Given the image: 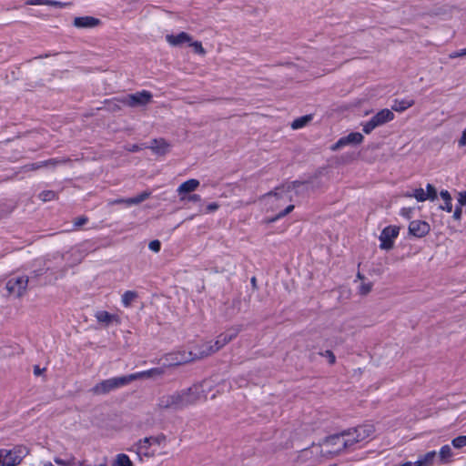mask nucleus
<instances>
[{"mask_svg": "<svg viewBox=\"0 0 466 466\" xmlns=\"http://www.w3.org/2000/svg\"><path fill=\"white\" fill-rule=\"evenodd\" d=\"M131 382L129 375L113 377L96 383L90 392L93 395H106L113 390L122 388Z\"/></svg>", "mask_w": 466, "mask_h": 466, "instance_id": "obj_4", "label": "nucleus"}, {"mask_svg": "<svg viewBox=\"0 0 466 466\" xmlns=\"http://www.w3.org/2000/svg\"><path fill=\"white\" fill-rule=\"evenodd\" d=\"M148 248L150 250L157 253L160 251V248H161V243L159 240L156 239V240H152L149 242L148 244Z\"/></svg>", "mask_w": 466, "mask_h": 466, "instance_id": "obj_41", "label": "nucleus"}, {"mask_svg": "<svg viewBox=\"0 0 466 466\" xmlns=\"http://www.w3.org/2000/svg\"><path fill=\"white\" fill-rule=\"evenodd\" d=\"M284 187H279L274 192H270L263 197L267 205L270 206L271 209H276L280 206L279 202L290 199V197L285 192Z\"/></svg>", "mask_w": 466, "mask_h": 466, "instance_id": "obj_11", "label": "nucleus"}, {"mask_svg": "<svg viewBox=\"0 0 466 466\" xmlns=\"http://www.w3.org/2000/svg\"><path fill=\"white\" fill-rule=\"evenodd\" d=\"M220 392H221V390L218 389V390H216V392H214V393L211 395V397H210V398H211V399H215V398H216V396H217V394H218V393H220Z\"/></svg>", "mask_w": 466, "mask_h": 466, "instance_id": "obj_56", "label": "nucleus"}, {"mask_svg": "<svg viewBox=\"0 0 466 466\" xmlns=\"http://www.w3.org/2000/svg\"><path fill=\"white\" fill-rule=\"evenodd\" d=\"M188 45L193 47V49L196 53L201 54V55L205 54V50L200 42L191 40L190 43H188Z\"/></svg>", "mask_w": 466, "mask_h": 466, "instance_id": "obj_37", "label": "nucleus"}, {"mask_svg": "<svg viewBox=\"0 0 466 466\" xmlns=\"http://www.w3.org/2000/svg\"><path fill=\"white\" fill-rule=\"evenodd\" d=\"M400 228L397 226H388L380 233L379 239L380 248L384 250H390L394 246V241L399 236Z\"/></svg>", "mask_w": 466, "mask_h": 466, "instance_id": "obj_8", "label": "nucleus"}, {"mask_svg": "<svg viewBox=\"0 0 466 466\" xmlns=\"http://www.w3.org/2000/svg\"><path fill=\"white\" fill-rule=\"evenodd\" d=\"M44 466H54L50 461H46L43 464Z\"/></svg>", "mask_w": 466, "mask_h": 466, "instance_id": "obj_58", "label": "nucleus"}, {"mask_svg": "<svg viewBox=\"0 0 466 466\" xmlns=\"http://www.w3.org/2000/svg\"><path fill=\"white\" fill-rule=\"evenodd\" d=\"M344 432L347 434L348 441H350V448L353 450L355 445L364 442L371 437L374 430L370 425H361Z\"/></svg>", "mask_w": 466, "mask_h": 466, "instance_id": "obj_5", "label": "nucleus"}, {"mask_svg": "<svg viewBox=\"0 0 466 466\" xmlns=\"http://www.w3.org/2000/svg\"><path fill=\"white\" fill-rule=\"evenodd\" d=\"M466 56V48H463V49H461V50H458V51H454L452 52L451 54H450V58H457V57H461V56Z\"/></svg>", "mask_w": 466, "mask_h": 466, "instance_id": "obj_44", "label": "nucleus"}, {"mask_svg": "<svg viewBox=\"0 0 466 466\" xmlns=\"http://www.w3.org/2000/svg\"><path fill=\"white\" fill-rule=\"evenodd\" d=\"M136 298H137L136 292L128 290V291H126L122 295L121 300L125 307H129Z\"/></svg>", "mask_w": 466, "mask_h": 466, "instance_id": "obj_33", "label": "nucleus"}, {"mask_svg": "<svg viewBox=\"0 0 466 466\" xmlns=\"http://www.w3.org/2000/svg\"><path fill=\"white\" fill-rule=\"evenodd\" d=\"M427 192V199L434 201L437 198V190L431 184H427L426 186Z\"/></svg>", "mask_w": 466, "mask_h": 466, "instance_id": "obj_35", "label": "nucleus"}, {"mask_svg": "<svg viewBox=\"0 0 466 466\" xmlns=\"http://www.w3.org/2000/svg\"><path fill=\"white\" fill-rule=\"evenodd\" d=\"M149 438H150L152 445L157 444V445L160 446L166 442V436L163 434L157 435L156 437H149Z\"/></svg>", "mask_w": 466, "mask_h": 466, "instance_id": "obj_40", "label": "nucleus"}, {"mask_svg": "<svg viewBox=\"0 0 466 466\" xmlns=\"http://www.w3.org/2000/svg\"><path fill=\"white\" fill-rule=\"evenodd\" d=\"M454 453L450 445H443L437 453V463L439 465L448 464L452 461Z\"/></svg>", "mask_w": 466, "mask_h": 466, "instance_id": "obj_18", "label": "nucleus"}, {"mask_svg": "<svg viewBox=\"0 0 466 466\" xmlns=\"http://www.w3.org/2000/svg\"><path fill=\"white\" fill-rule=\"evenodd\" d=\"M413 208H402L400 211V215L407 219H410L412 216Z\"/></svg>", "mask_w": 466, "mask_h": 466, "instance_id": "obj_42", "label": "nucleus"}, {"mask_svg": "<svg viewBox=\"0 0 466 466\" xmlns=\"http://www.w3.org/2000/svg\"><path fill=\"white\" fill-rule=\"evenodd\" d=\"M400 466H415V464L412 461H407V462L400 464Z\"/></svg>", "mask_w": 466, "mask_h": 466, "instance_id": "obj_55", "label": "nucleus"}, {"mask_svg": "<svg viewBox=\"0 0 466 466\" xmlns=\"http://www.w3.org/2000/svg\"><path fill=\"white\" fill-rule=\"evenodd\" d=\"M29 449L16 445L12 449H0V466H17L29 454Z\"/></svg>", "mask_w": 466, "mask_h": 466, "instance_id": "obj_3", "label": "nucleus"}, {"mask_svg": "<svg viewBox=\"0 0 466 466\" xmlns=\"http://www.w3.org/2000/svg\"><path fill=\"white\" fill-rule=\"evenodd\" d=\"M311 449L315 450L316 453H319L321 457L325 458H332L346 451L351 450L350 441H348L347 434H345L344 431L327 437L319 445L312 444Z\"/></svg>", "mask_w": 466, "mask_h": 466, "instance_id": "obj_2", "label": "nucleus"}, {"mask_svg": "<svg viewBox=\"0 0 466 466\" xmlns=\"http://www.w3.org/2000/svg\"><path fill=\"white\" fill-rule=\"evenodd\" d=\"M55 462L58 465H62V466H72L74 464V461H75V458L74 457H70L68 459H66V460H63V459H60L58 457H56L54 459Z\"/></svg>", "mask_w": 466, "mask_h": 466, "instance_id": "obj_36", "label": "nucleus"}, {"mask_svg": "<svg viewBox=\"0 0 466 466\" xmlns=\"http://www.w3.org/2000/svg\"><path fill=\"white\" fill-rule=\"evenodd\" d=\"M30 5H48V6H60V2L55 0H29L26 3Z\"/></svg>", "mask_w": 466, "mask_h": 466, "instance_id": "obj_30", "label": "nucleus"}, {"mask_svg": "<svg viewBox=\"0 0 466 466\" xmlns=\"http://www.w3.org/2000/svg\"><path fill=\"white\" fill-rule=\"evenodd\" d=\"M152 94L149 91L142 90L127 95L122 98V103L130 107L145 106L152 101Z\"/></svg>", "mask_w": 466, "mask_h": 466, "instance_id": "obj_7", "label": "nucleus"}, {"mask_svg": "<svg viewBox=\"0 0 466 466\" xmlns=\"http://www.w3.org/2000/svg\"><path fill=\"white\" fill-rule=\"evenodd\" d=\"M461 213H462L461 208V207H457V208H455V210H454L453 218H454L456 220L461 219Z\"/></svg>", "mask_w": 466, "mask_h": 466, "instance_id": "obj_52", "label": "nucleus"}, {"mask_svg": "<svg viewBox=\"0 0 466 466\" xmlns=\"http://www.w3.org/2000/svg\"><path fill=\"white\" fill-rule=\"evenodd\" d=\"M86 222H87V218L82 216V217L76 218V220L74 221V225L76 227H81V226L85 225Z\"/></svg>", "mask_w": 466, "mask_h": 466, "instance_id": "obj_45", "label": "nucleus"}, {"mask_svg": "<svg viewBox=\"0 0 466 466\" xmlns=\"http://www.w3.org/2000/svg\"><path fill=\"white\" fill-rule=\"evenodd\" d=\"M151 441L149 437L144 438L143 440H140L137 443V451L138 452L147 454V449L149 446H151Z\"/></svg>", "mask_w": 466, "mask_h": 466, "instance_id": "obj_31", "label": "nucleus"}, {"mask_svg": "<svg viewBox=\"0 0 466 466\" xmlns=\"http://www.w3.org/2000/svg\"><path fill=\"white\" fill-rule=\"evenodd\" d=\"M100 24V20L93 16H79L74 19L73 25L77 28H93Z\"/></svg>", "mask_w": 466, "mask_h": 466, "instance_id": "obj_17", "label": "nucleus"}, {"mask_svg": "<svg viewBox=\"0 0 466 466\" xmlns=\"http://www.w3.org/2000/svg\"><path fill=\"white\" fill-rule=\"evenodd\" d=\"M451 445L455 449H461L466 446V435H461L451 441Z\"/></svg>", "mask_w": 466, "mask_h": 466, "instance_id": "obj_34", "label": "nucleus"}, {"mask_svg": "<svg viewBox=\"0 0 466 466\" xmlns=\"http://www.w3.org/2000/svg\"><path fill=\"white\" fill-rule=\"evenodd\" d=\"M364 137L359 132H352L349 135L340 137L335 144L330 147L332 151L339 150L340 148L349 145H359L362 143Z\"/></svg>", "mask_w": 466, "mask_h": 466, "instance_id": "obj_12", "label": "nucleus"}, {"mask_svg": "<svg viewBox=\"0 0 466 466\" xmlns=\"http://www.w3.org/2000/svg\"><path fill=\"white\" fill-rule=\"evenodd\" d=\"M213 387L214 383L212 380H205L187 389L164 394L159 397L157 408L160 410H181L189 406L205 401L213 390Z\"/></svg>", "mask_w": 466, "mask_h": 466, "instance_id": "obj_1", "label": "nucleus"}, {"mask_svg": "<svg viewBox=\"0 0 466 466\" xmlns=\"http://www.w3.org/2000/svg\"><path fill=\"white\" fill-rule=\"evenodd\" d=\"M431 227L426 221L413 220L409 225V233L415 238H423L430 232Z\"/></svg>", "mask_w": 466, "mask_h": 466, "instance_id": "obj_13", "label": "nucleus"}, {"mask_svg": "<svg viewBox=\"0 0 466 466\" xmlns=\"http://www.w3.org/2000/svg\"><path fill=\"white\" fill-rule=\"evenodd\" d=\"M166 361L169 366L183 365L195 360L192 350H178L166 355Z\"/></svg>", "mask_w": 466, "mask_h": 466, "instance_id": "obj_10", "label": "nucleus"}, {"mask_svg": "<svg viewBox=\"0 0 466 466\" xmlns=\"http://www.w3.org/2000/svg\"><path fill=\"white\" fill-rule=\"evenodd\" d=\"M413 105H414L413 99L395 100L391 108H392V110H394L396 112H403L404 110L408 109L409 107L412 106Z\"/></svg>", "mask_w": 466, "mask_h": 466, "instance_id": "obj_24", "label": "nucleus"}, {"mask_svg": "<svg viewBox=\"0 0 466 466\" xmlns=\"http://www.w3.org/2000/svg\"><path fill=\"white\" fill-rule=\"evenodd\" d=\"M112 466H132V461L127 454H117Z\"/></svg>", "mask_w": 466, "mask_h": 466, "instance_id": "obj_28", "label": "nucleus"}, {"mask_svg": "<svg viewBox=\"0 0 466 466\" xmlns=\"http://www.w3.org/2000/svg\"><path fill=\"white\" fill-rule=\"evenodd\" d=\"M255 280H256L255 278H252V279H251L252 283H255Z\"/></svg>", "mask_w": 466, "mask_h": 466, "instance_id": "obj_61", "label": "nucleus"}, {"mask_svg": "<svg viewBox=\"0 0 466 466\" xmlns=\"http://www.w3.org/2000/svg\"><path fill=\"white\" fill-rule=\"evenodd\" d=\"M164 374V369L162 368H154L147 370L129 374V379L131 382L133 380L144 378H152V377H160Z\"/></svg>", "mask_w": 466, "mask_h": 466, "instance_id": "obj_19", "label": "nucleus"}, {"mask_svg": "<svg viewBox=\"0 0 466 466\" xmlns=\"http://www.w3.org/2000/svg\"><path fill=\"white\" fill-rule=\"evenodd\" d=\"M212 344H213L214 352H217L218 350L223 348V346H220V342H219V340H218V339L214 342H212Z\"/></svg>", "mask_w": 466, "mask_h": 466, "instance_id": "obj_53", "label": "nucleus"}, {"mask_svg": "<svg viewBox=\"0 0 466 466\" xmlns=\"http://www.w3.org/2000/svg\"><path fill=\"white\" fill-rule=\"evenodd\" d=\"M155 153L158 155H164L166 154L169 149V144L160 138V139H154L151 143V146L149 147Z\"/></svg>", "mask_w": 466, "mask_h": 466, "instance_id": "obj_23", "label": "nucleus"}, {"mask_svg": "<svg viewBox=\"0 0 466 466\" xmlns=\"http://www.w3.org/2000/svg\"><path fill=\"white\" fill-rule=\"evenodd\" d=\"M239 330H240L239 328H231L228 330H227L226 332H224V334L227 336L228 340L231 341L233 339H235L238 336Z\"/></svg>", "mask_w": 466, "mask_h": 466, "instance_id": "obj_38", "label": "nucleus"}, {"mask_svg": "<svg viewBox=\"0 0 466 466\" xmlns=\"http://www.w3.org/2000/svg\"><path fill=\"white\" fill-rule=\"evenodd\" d=\"M437 460V452L431 451L420 456L416 461H413L415 466H431L434 461Z\"/></svg>", "mask_w": 466, "mask_h": 466, "instance_id": "obj_22", "label": "nucleus"}, {"mask_svg": "<svg viewBox=\"0 0 466 466\" xmlns=\"http://www.w3.org/2000/svg\"><path fill=\"white\" fill-rule=\"evenodd\" d=\"M311 118H312L311 116L308 115V116H303L301 117L295 119L291 124L292 129L302 128L311 120Z\"/></svg>", "mask_w": 466, "mask_h": 466, "instance_id": "obj_29", "label": "nucleus"}, {"mask_svg": "<svg viewBox=\"0 0 466 466\" xmlns=\"http://www.w3.org/2000/svg\"><path fill=\"white\" fill-rule=\"evenodd\" d=\"M293 209H294V206L293 205H289L283 211L278 213L273 218H267L265 221H266V223H273V222L277 221L278 219L283 218L287 214L290 213Z\"/></svg>", "mask_w": 466, "mask_h": 466, "instance_id": "obj_32", "label": "nucleus"}, {"mask_svg": "<svg viewBox=\"0 0 466 466\" xmlns=\"http://www.w3.org/2000/svg\"><path fill=\"white\" fill-rule=\"evenodd\" d=\"M65 163V160L52 158L46 161H42L32 165V169H37L43 167H55L57 164Z\"/></svg>", "mask_w": 466, "mask_h": 466, "instance_id": "obj_27", "label": "nucleus"}, {"mask_svg": "<svg viewBox=\"0 0 466 466\" xmlns=\"http://www.w3.org/2000/svg\"><path fill=\"white\" fill-rule=\"evenodd\" d=\"M43 201H50L55 198L56 193L52 190L44 191L39 195Z\"/></svg>", "mask_w": 466, "mask_h": 466, "instance_id": "obj_39", "label": "nucleus"}, {"mask_svg": "<svg viewBox=\"0 0 466 466\" xmlns=\"http://www.w3.org/2000/svg\"><path fill=\"white\" fill-rule=\"evenodd\" d=\"M219 208L218 204L216 202L210 203L206 208V213H211L216 211Z\"/></svg>", "mask_w": 466, "mask_h": 466, "instance_id": "obj_47", "label": "nucleus"}, {"mask_svg": "<svg viewBox=\"0 0 466 466\" xmlns=\"http://www.w3.org/2000/svg\"><path fill=\"white\" fill-rule=\"evenodd\" d=\"M323 356H325L326 358L329 359V361L330 364H334L335 363V360H336V358H335V355L333 354L332 351L330 350H326L324 353H323Z\"/></svg>", "mask_w": 466, "mask_h": 466, "instance_id": "obj_48", "label": "nucleus"}, {"mask_svg": "<svg viewBox=\"0 0 466 466\" xmlns=\"http://www.w3.org/2000/svg\"><path fill=\"white\" fill-rule=\"evenodd\" d=\"M186 200L190 201V202H200L202 200V198L198 194H192L189 196H186Z\"/></svg>", "mask_w": 466, "mask_h": 466, "instance_id": "obj_46", "label": "nucleus"}, {"mask_svg": "<svg viewBox=\"0 0 466 466\" xmlns=\"http://www.w3.org/2000/svg\"><path fill=\"white\" fill-rule=\"evenodd\" d=\"M193 351L195 360L206 358L214 352L212 341H206L198 346Z\"/></svg>", "mask_w": 466, "mask_h": 466, "instance_id": "obj_16", "label": "nucleus"}, {"mask_svg": "<svg viewBox=\"0 0 466 466\" xmlns=\"http://www.w3.org/2000/svg\"><path fill=\"white\" fill-rule=\"evenodd\" d=\"M166 40L172 46H179L190 43L192 37L187 33L181 32L177 35H167Z\"/></svg>", "mask_w": 466, "mask_h": 466, "instance_id": "obj_15", "label": "nucleus"}, {"mask_svg": "<svg viewBox=\"0 0 466 466\" xmlns=\"http://www.w3.org/2000/svg\"><path fill=\"white\" fill-rule=\"evenodd\" d=\"M138 148H139V147H138L137 146H134V147H132V149H131V150H132V151H137V150H138Z\"/></svg>", "mask_w": 466, "mask_h": 466, "instance_id": "obj_59", "label": "nucleus"}, {"mask_svg": "<svg viewBox=\"0 0 466 466\" xmlns=\"http://www.w3.org/2000/svg\"><path fill=\"white\" fill-rule=\"evenodd\" d=\"M218 340L220 342V346L227 345L229 341L228 340L227 336L224 333H221L219 336H218Z\"/></svg>", "mask_w": 466, "mask_h": 466, "instance_id": "obj_49", "label": "nucleus"}, {"mask_svg": "<svg viewBox=\"0 0 466 466\" xmlns=\"http://www.w3.org/2000/svg\"><path fill=\"white\" fill-rule=\"evenodd\" d=\"M313 451L309 450V449H303L301 451H300V457H307L309 455V453H312Z\"/></svg>", "mask_w": 466, "mask_h": 466, "instance_id": "obj_54", "label": "nucleus"}, {"mask_svg": "<svg viewBox=\"0 0 466 466\" xmlns=\"http://www.w3.org/2000/svg\"><path fill=\"white\" fill-rule=\"evenodd\" d=\"M27 284L28 278L25 276L12 277L6 283V289L9 294L20 297L25 293Z\"/></svg>", "mask_w": 466, "mask_h": 466, "instance_id": "obj_9", "label": "nucleus"}, {"mask_svg": "<svg viewBox=\"0 0 466 466\" xmlns=\"http://www.w3.org/2000/svg\"><path fill=\"white\" fill-rule=\"evenodd\" d=\"M34 372L35 375H39L41 373V370L38 367H35V370H34Z\"/></svg>", "mask_w": 466, "mask_h": 466, "instance_id": "obj_57", "label": "nucleus"}, {"mask_svg": "<svg viewBox=\"0 0 466 466\" xmlns=\"http://www.w3.org/2000/svg\"><path fill=\"white\" fill-rule=\"evenodd\" d=\"M394 118V114L388 108L381 109L369 121L362 124V130L365 134H370L377 127L391 121Z\"/></svg>", "mask_w": 466, "mask_h": 466, "instance_id": "obj_6", "label": "nucleus"}, {"mask_svg": "<svg viewBox=\"0 0 466 466\" xmlns=\"http://www.w3.org/2000/svg\"><path fill=\"white\" fill-rule=\"evenodd\" d=\"M199 181L195 178L188 179L180 184L177 188L180 200L185 201L187 194L195 191L199 187Z\"/></svg>", "mask_w": 466, "mask_h": 466, "instance_id": "obj_14", "label": "nucleus"}, {"mask_svg": "<svg viewBox=\"0 0 466 466\" xmlns=\"http://www.w3.org/2000/svg\"><path fill=\"white\" fill-rule=\"evenodd\" d=\"M458 201L461 206L466 205V192H461L459 194Z\"/></svg>", "mask_w": 466, "mask_h": 466, "instance_id": "obj_50", "label": "nucleus"}, {"mask_svg": "<svg viewBox=\"0 0 466 466\" xmlns=\"http://www.w3.org/2000/svg\"><path fill=\"white\" fill-rule=\"evenodd\" d=\"M150 195H151V192L144 191L134 198L118 199V200H116V203H124L127 206L138 205L141 202L147 199L150 197Z\"/></svg>", "mask_w": 466, "mask_h": 466, "instance_id": "obj_20", "label": "nucleus"}, {"mask_svg": "<svg viewBox=\"0 0 466 466\" xmlns=\"http://www.w3.org/2000/svg\"><path fill=\"white\" fill-rule=\"evenodd\" d=\"M460 147L466 146V128L462 131L461 137L458 141Z\"/></svg>", "mask_w": 466, "mask_h": 466, "instance_id": "obj_51", "label": "nucleus"}, {"mask_svg": "<svg viewBox=\"0 0 466 466\" xmlns=\"http://www.w3.org/2000/svg\"><path fill=\"white\" fill-rule=\"evenodd\" d=\"M406 198H414L419 202L427 200V196L423 188H416L412 193L407 192L404 194Z\"/></svg>", "mask_w": 466, "mask_h": 466, "instance_id": "obj_26", "label": "nucleus"}, {"mask_svg": "<svg viewBox=\"0 0 466 466\" xmlns=\"http://www.w3.org/2000/svg\"><path fill=\"white\" fill-rule=\"evenodd\" d=\"M223 388L222 391L224 390V388L227 387V383L226 382H223V384L220 386Z\"/></svg>", "mask_w": 466, "mask_h": 466, "instance_id": "obj_60", "label": "nucleus"}, {"mask_svg": "<svg viewBox=\"0 0 466 466\" xmlns=\"http://www.w3.org/2000/svg\"><path fill=\"white\" fill-rule=\"evenodd\" d=\"M95 318L99 323L109 325L113 321H118V317L114 314H110L106 310H98L95 314Z\"/></svg>", "mask_w": 466, "mask_h": 466, "instance_id": "obj_21", "label": "nucleus"}, {"mask_svg": "<svg viewBox=\"0 0 466 466\" xmlns=\"http://www.w3.org/2000/svg\"><path fill=\"white\" fill-rule=\"evenodd\" d=\"M441 198L444 201V205L441 206L440 208L442 210H445L447 212H451L452 210V203H451V194L447 190H442L440 193Z\"/></svg>", "mask_w": 466, "mask_h": 466, "instance_id": "obj_25", "label": "nucleus"}, {"mask_svg": "<svg viewBox=\"0 0 466 466\" xmlns=\"http://www.w3.org/2000/svg\"><path fill=\"white\" fill-rule=\"evenodd\" d=\"M372 285L371 283H362L360 286V293L361 295H367L371 290Z\"/></svg>", "mask_w": 466, "mask_h": 466, "instance_id": "obj_43", "label": "nucleus"}]
</instances>
